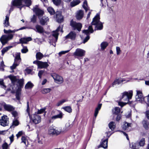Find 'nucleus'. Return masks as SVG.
<instances>
[{"mask_svg": "<svg viewBox=\"0 0 149 149\" xmlns=\"http://www.w3.org/2000/svg\"><path fill=\"white\" fill-rule=\"evenodd\" d=\"M24 82V80L23 79H22L18 80L17 84L18 88L16 91V86L14 84L11 85L9 88L8 89V91H10L11 93H14L16 92V98L19 100L20 99L21 89L23 86Z\"/></svg>", "mask_w": 149, "mask_h": 149, "instance_id": "nucleus-1", "label": "nucleus"}, {"mask_svg": "<svg viewBox=\"0 0 149 149\" xmlns=\"http://www.w3.org/2000/svg\"><path fill=\"white\" fill-rule=\"evenodd\" d=\"M26 28V27L23 26L19 29H15L13 30H6L4 29V33L6 34H8L2 35L0 38V41L2 44L3 45L7 43L9 40L12 39L13 38L14 35L11 34V33H14L19 30L24 29Z\"/></svg>", "mask_w": 149, "mask_h": 149, "instance_id": "nucleus-2", "label": "nucleus"}, {"mask_svg": "<svg viewBox=\"0 0 149 149\" xmlns=\"http://www.w3.org/2000/svg\"><path fill=\"white\" fill-rule=\"evenodd\" d=\"M133 95V92L130 91L128 92H125L122 93L121 96L120 97V100L127 102H118V104L122 107L129 102V100L131 99Z\"/></svg>", "mask_w": 149, "mask_h": 149, "instance_id": "nucleus-3", "label": "nucleus"}, {"mask_svg": "<svg viewBox=\"0 0 149 149\" xmlns=\"http://www.w3.org/2000/svg\"><path fill=\"white\" fill-rule=\"evenodd\" d=\"M31 3V0H14L12 2L13 6H17L20 10L24 6H29Z\"/></svg>", "mask_w": 149, "mask_h": 149, "instance_id": "nucleus-4", "label": "nucleus"}, {"mask_svg": "<svg viewBox=\"0 0 149 149\" xmlns=\"http://www.w3.org/2000/svg\"><path fill=\"white\" fill-rule=\"evenodd\" d=\"M100 14L97 13L94 17L93 19V21L91 22L92 25L95 26V30H101L103 27V24L102 22L100 21Z\"/></svg>", "mask_w": 149, "mask_h": 149, "instance_id": "nucleus-5", "label": "nucleus"}, {"mask_svg": "<svg viewBox=\"0 0 149 149\" xmlns=\"http://www.w3.org/2000/svg\"><path fill=\"white\" fill-rule=\"evenodd\" d=\"M29 102H27L26 111L28 113L29 116L31 121L35 124H37L40 123L41 121V118L40 116L37 114L36 113L30 115L29 113Z\"/></svg>", "mask_w": 149, "mask_h": 149, "instance_id": "nucleus-6", "label": "nucleus"}, {"mask_svg": "<svg viewBox=\"0 0 149 149\" xmlns=\"http://www.w3.org/2000/svg\"><path fill=\"white\" fill-rule=\"evenodd\" d=\"M21 61V58L20 57V53H16L15 54L14 62L13 65L10 67V68L13 70V71L17 66L19 65Z\"/></svg>", "mask_w": 149, "mask_h": 149, "instance_id": "nucleus-7", "label": "nucleus"}, {"mask_svg": "<svg viewBox=\"0 0 149 149\" xmlns=\"http://www.w3.org/2000/svg\"><path fill=\"white\" fill-rule=\"evenodd\" d=\"M62 130L61 127L54 128L50 127L48 130V134L50 135H58L61 133Z\"/></svg>", "mask_w": 149, "mask_h": 149, "instance_id": "nucleus-8", "label": "nucleus"}, {"mask_svg": "<svg viewBox=\"0 0 149 149\" xmlns=\"http://www.w3.org/2000/svg\"><path fill=\"white\" fill-rule=\"evenodd\" d=\"M93 31L94 30H93L91 25L89 26L88 29L85 30L83 31V33L87 36L84 40L83 43H84L87 42L89 39L90 37L89 36V33L90 32L91 33H93Z\"/></svg>", "mask_w": 149, "mask_h": 149, "instance_id": "nucleus-9", "label": "nucleus"}, {"mask_svg": "<svg viewBox=\"0 0 149 149\" xmlns=\"http://www.w3.org/2000/svg\"><path fill=\"white\" fill-rule=\"evenodd\" d=\"M61 29V27L60 26H59L55 31H53L52 32V35L54 38V39L52 40L50 38L49 40L50 43L53 42L55 43L57 42L58 35V32Z\"/></svg>", "mask_w": 149, "mask_h": 149, "instance_id": "nucleus-10", "label": "nucleus"}, {"mask_svg": "<svg viewBox=\"0 0 149 149\" xmlns=\"http://www.w3.org/2000/svg\"><path fill=\"white\" fill-rule=\"evenodd\" d=\"M52 76L55 82L58 84H62L63 82V78L59 75L54 73L52 74Z\"/></svg>", "mask_w": 149, "mask_h": 149, "instance_id": "nucleus-11", "label": "nucleus"}, {"mask_svg": "<svg viewBox=\"0 0 149 149\" xmlns=\"http://www.w3.org/2000/svg\"><path fill=\"white\" fill-rule=\"evenodd\" d=\"M33 12L35 13L36 15L38 16L39 18L42 16L44 13V11L40 9L38 5H36L32 9Z\"/></svg>", "mask_w": 149, "mask_h": 149, "instance_id": "nucleus-12", "label": "nucleus"}, {"mask_svg": "<svg viewBox=\"0 0 149 149\" xmlns=\"http://www.w3.org/2000/svg\"><path fill=\"white\" fill-rule=\"evenodd\" d=\"M8 118L7 116L4 115L2 116L0 119V124L3 126H6L9 124Z\"/></svg>", "mask_w": 149, "mask_h": 149, "instance_id": "nucleus-13", "label": "nucleus"}, {"mask_svg": "<svg viewBox=\"0 0 149 149\" xmlns=\"http://www.w3.org/2000/svg\"><path fill=\"white\" fill-rule=\"evenodd\" d=\"M33 63L37 65L38 68H46L49 66L46 62H43L38 61H35L33 62Z\"/></svg>", "mask_w": 149, "mask_h": 149, "instance_id": "nucleus-14", "label": "nucleus"}, {"mask_svg": "<svg viewBox=\"0 0 149 149\" xmlns=\"http://www.w3.org/2000/svg\"><path fill=\"white\" fill-rule=\"evenodd\" d=\"M0 104L3 106L4 109L6 111L11 112L15 110V107L13 106L10 104H7L4 102H3L0 103Z\"/></svg>", "mask_w": 149, "mask_h": 149, "instance_id": "nucleus-15", "label": "nucleus"}, {"mask_svg": "<svg viewBox=\"0 0 149 149\" xmlns=\"http://www.w3.org/2000/svg\"><path fill=\"white\" fill-rule=\"evenodd\" d=\"M85 51L80 48H77L73 53V55L75 56L82 57L85 55Z\"/></svg>", "mask_w": 149, "mask_h": 149, "instance_id": "nucleus-16", "label": "nucleus"}, {"mask_svg": "<svg viewBox=\"0 0 149 149\" xmlns=\"http://www.w3.org/2000/svg\"><path fill=\"white\" fill-rule=\"evenodd\" d=\"M70 25L74 28V29H77L79 31H80L82 26V24L81 23H77L73 21H71Z\"/></svg>", "mask_w": 149, "mask_h": 149, "instance_id": "nucleus-17", "label": "nucleus"}, {"mask_svg": "<svg viewBox=\"0 0 149 149\" xmlns=\"http://www.w3.org/2000/svg\"><path fill=\"white\" fill-rule=\"evenodd\" d=\"M136 99L137 101L142 102L144 100V97L143 96L142 92L139 91H136Z\"/></svg>", "mask_w": 149, "mask_h": 149, "instance_id": "nucleus-18", "label": "nucleus"}, {"mask_svg": "<svg viewBox=\"0 0 149 149\" xmlns=\"http://www.w3.org/2000/svg\"><path fill=\"white\" fill-rule=\"evenodd\" d=\"M36 32L40 33H47V32L45 31L43 28L41 26L37 25L35 26V29H33Z\"/></svg>", "mask_w": 149, "mask_h": 149, "instance_id": "nucleus-19", "label": "nucleus"}, {"mask_svg": "<svg viewBox=\"0 0 149 149\" xmlns=\"http://www.w3.org/2000/svg\"><path fill=\"white\" fill-rule=\"evenodd\" d=\"M56 17L57 21L58 23H61L63 21V17L61 15V12L58 11L56 13Z\"/></svg>", "mask_w": 149, "mask_h": 149, "instance_id": "nucleus-20", "label": "nucleus"}, {"mask_svg": "<svg viewBox=\"0 0 149 149\" xmlns=\"http://www.w3.org/2000/svg\"><path fill=\"white\" fill-rule=\"evenodd\" d=\"M72 126L71 122H68L65 124V127L62 130V133L65 132L69 130Z\"/></svg>", "mask_w": 149, "mask_h": 149, "instance_id": "nucleus-21", "label": "nucleus"}, {"mask_svg": "<svg viewBox=\"0 0 149 149\" xmlns=\"http://www.w3.org/2000/svg\"><path fill=\"white\" fill-rule=\"evenodd\" d=\"M49 18L46 16H44L40 19V23L42 25L47 24V23L49 21Z\"/></svg>", "mask_w": 149, "mask_h": 149, "instance_id": "nucleus-22", "label": "nucleus"}, {"mask_svg": "<svg viewBox=\"0 0 149 149\" xmlns=\"http://www.w3.org/2000/svg\"><path fill=\"white\" fill-rule=\"evenodd\" d=\"M76 36V34L74 32H71L65 36L66 39H70L74 40L75 39Z\"/></svg>", "mask_w": 149, "mask_h": 149, "instance_id": "nucleus-23", "label": "nucleus"}, {"mask_svg": "<svg viewBox=\"0 0 149 149\" xmlns=\"http://www.w3.org/2000/svg\"><path fill=\"white\" fill-rule=\"evenodd\" d=\"M32 38L30 37L21 38L19 39V43L22 44H26L29 41H31Z\"/></svg>", "mask_w": 149, "mask_h": 149, "instance_id": "nucleus-24", "label": "nucleus"}, {"mask_svg": "<svg viewBox=\"0 0 149 149\" xmlns=\"http://www.w3.org/2000/svg\"><path fill=\"white\" fill-rule=\"evenodd\" d=\"M108 140V139L107 138L105 139L102 140L100 144V145L98 146V148H99L100 146L104 148H107V147Z\"/></svg>", "mask_w": 149, "mask_h": 149, "instance_id": "nucleus-25", "label": "nucleus"}, {"mask_svg": "<svg viewBox=\"0 0 149 149\" xmlns=\"http://www.w3.org/2000/svg\"><path fill=\"white\" fill-rule=\"evenodd\" d=\"M84 15V12L83 10H80L77 11L76 17L77 19L80 20L82 18Z\"/></svg>", "mask_w": 149, "mask_h": 149, "instance_id": "nucleus-26", "label": "nucleus"}, {"mask_svg": "<svg viewBox=\"0 0 149 149\" xmlns=\"http://www.w3.org/2000/svg\"><path fill=\"white\" fill-rule=\"evenodd\" d=\"M62 117V113L61 112L58 114L52 116L50 120L51 121L52 120H54L57 118H61Z\"/></svg>", "mask_w": 149, "mask_h": 149, "instance_id": "nucleus-27", "label": "nucleus"}, {"mask_svg": "<svg viewBox=\"0 0 149 149\" xmlns=\"http://www.w3.org/2000/svg\"><path fill=\"white\" fill-rule=\"evenodd\" d=\"M9 15H7L6 16L5 19L3 23L4 27H7L9 26Z\"/></svg>", "mask_w": 149, "mask_h": 149, "instance_id": "nucleus-28", "label": "nucleus"}, {"mask_svg": "<svg viewBox=\"0 0 149 149\" xmlns=\"http://www.w3.org/2000/svg\"><path fill=\"white\" fill-rule=\"evenodd\" d=\"M131 123L124 122L122 125V127L123 130H126L130 127H131Z\"/></svg>", "mask_w": 149, "mask_h": 149, "instance_id": "nucleus-29", "label": "nucleus"}, {"mask_svg": "<svg viewBox=\"0 0 149 149\" xmlns=\"http://www.w3.org/2000/svg\"><path fill=\"white\" fill-rule=\"evenodd\" d=\"M142 124L143 127L146 130L148 129L149 122L147 120H144L142 121Z\"/></svg>", "mask_w": 149, "mask_h": 149, "instance_id": "nucleus-30", "label": "nucleus"}, {"mask_svg": "<svg viewBox=\"0 0 149 149\" xmlns=\"http://www.w3.org/2000/svg\"><path fill=\"white\" fill-rule=\"evenodd\" d=\"M102 105L101 104H99L95 109L94 115L95 118L98 114L99 110L101 108Z\"/></svg>", "mask_w": 149, "mask_h": 149, "instance_id": "nucleus-31", "label": "nucleus"}, {"mask_svg": "<svg viewBox=\"0 0 149 149\" xmlns=\"http://www.w3.org/2000/svg\"><path fill=\"white\" fill-rule=\"evenodd\" d=\"M80 3L79 0H73L70 3V5L71 7L74 6Z\"/></svg>", "mask_w": 149, "mask_h": 149, "instance_id": "nucleus-32", "label": "nucleus"}, {"mask_svg": "<svg viewBox=\"0 0 149 149\" xmlns=\"http://www.w3.org/2000/svg\"><path fill=\"white\" fill-rule=\"evenodd\" d=\"M120 109L119 107H116L112 110V112L114 114L118 115L120 113Z\"/></svg>", "mask_w": 149, "mask_h": 149, "instance_id": "nucleus-33", "label": "nucleus"}, {"mask_svg": "<svg viewBox=\"0 0 149 149\" xmlns=\"http://www.w3.org/2000/svg\"><path fill=\"white\" fill-rule=\"evenodd\" d=\"M108 43L107 42H102L100 45L101 49L102 50H104L106 47L108 46Z\"/></svg>", "mask_w": 149, "mask_h": 149, "instance_id": "nucleus-34", "label": "nucleus"}, {"mask_svg": "<svg viewBox=\"0 0 149 149\" xmlns=\"http://www.w3.org/2000/svg\"><path fill=\"white\" fill-rule=\"evenodd\" d=\"M62 109L65 111L69 113H71L72 112V109L70 106H68L64 107H62Z\"/></svg>", "mask_w": 149, "mask_h": 149, "instance_id": "nucleus-35", "label": "nucleus"}, {"mask_svg": "<svg viewBox=\"0 0 149 149\" xmlns=\"http://www.w3.org/2000/svg\"><path fill=\"white\" fill-rule=\"evenodd\" d=\"M43 57V54L40 52H38L36 54V58L37 60H41Z\"/></svg>", "mask_w": 149, "mask_h": 149, "instance_id": "nucleus-36", "label": "nucleus"}, {"mask_svg": "<svg viewBox=\"0 0 149 149\" xmlns=\"http://www.w3.org/2000/svg\"><path fill=\"white\" fill-rule=\"evenodd\" d=\"M82 6L86 12L89 10V7L88 6L87 2L86 1H85L83 2Z\"/></svg>", "mask_w": 149, "mask_h": 149, "instance_id": "nucleus-37", "label": "nucleus"}, {"mask_svg": "<svg viewBox=\"0 0 149 149\" xmlns=\"http://www.w3.org/2000/svg\"><path fill=\"white\" fill-rule=\"evenodd\" d=\"M109 128L113 130L115 127V123L113 122H110L109 124Z\"/></svg>", "mask_w": 149, "mask_h": 149, "instance_id": "nucleus-38", "label": "nucleus"}, {"mask_svg": "<svg viewBox=\"0 0 149 149\" xmlns=\"http://www.w3.org/2000/svg\"><path fill=\"white\" fill-rule=\"evenodd\" d=\"M33 84L31 82H28L26 85L25 87L26 89L31 88L33 86Z\"/></svg>", "mask_w": 149, "mask_h": 149, "instance_id": "nucleus-39", "label": "nucleus"}, {"mask_svg": "<svg viewBox=\"0 0 149 149\" xmlns=\"http://www.w3.org/2000/svg\"><path fill=\"white\" fill-rule=\"evenodd\" d=\"M123 81V80H120L118 79H116L112 83V86L113 87L114 85L116 84H119Z\"/></svg>", "mask_w": 149, "mask_h": 149, "instance_id": "nucleus-40", "label": "nucleus"}, {"mask_svg": "<svg viewBox=\"0 0 149 149\" xmlns=\"http://www.w3.org/2000/svg\"><path fill=\"white\" fill-rule=\"evenodd\" d=\"M47 10L50 15H54L55 13V11L53 8L51 7H48Z\"/></svg>", "mask_w": 149, "mask_h": 149, "instance_id": "nucleus-41", "label": "nucleus"}, {"mask_svg": "<svg viewBox=\"0 0 149 149\" xmlns=\"http://www.w3.org/2000/svg\"><path fill=\"white\" fill-rule=\"evenodd\" d=\"M52 91L51 88H44L41 91V92L43 94H46Z\"/></svg>", "mask_w": 149, "mask_h": 149, "instance_id": "nucleus-42", "label": "nucleus"}, {"mask_svg": "<svg viewBox=\"0 0 149 149\" xmlns=\"http://www.w3.org/2000/svg\"><path fill=\"white\" fill-rule=\"evenodd\" d=\"M12 47V46H9L3 48L1 51L2 54L3 55L6 52H7Z\"/></svg>", "mask_w": 149, "mask_h": 149, "instance_id": "nucleus-43", "label": "nucleus"}, {"mask_svg": "<svg viewBox=\"0 0 149 149\" xmlns=\"http://www.w3.org/2000/svg\"><path fill=\"white\" fill-rule=\"evenodd\" d=\"M145 139L144 138L142 139L139 142V145L140 146H143L145 144Z\"/></svg>", "mask_w": 149, "mask_h": 149, "instance_id": "nucleus-44", "label": "nucleus"}, {"mask_svg": "<svg viewBox=\"0 0 149 149\" xmlns=\"http://www.w3.org/2000/svg\"><path fill=\"white\" fill-rule=\"evenodd\" d=\"M68 100L67 99H62L61 100L58 102L56 104V106H59L61 105L63 103L67 101Z\"/></svg>", "mask_w": 149, "mask_h": 149, "instance_id": "nucleus-45", "label": "nucleus"}, {"mask_svg": "<svg viewBox=\"0 0 149 149\" xmlns=\"http://www.w3.org/2000/svg\"><path fill=\"white\" fill-rule=\"evenodd\" d=\"M56 6L60 5L61 3V0H52Z\"/></svg>", "mask_w": 149, "mask_h": 149, "instance_id": "nucleus-46", "label": "nucleus"}, {"mask_svg": "<svg viewBox=\"0 0 149 149\" xmlns=\"http://www.w3.org/2000/svg\"><path fill=\"white\" fill-rule=\"evenodd\" d=\"M22 46H23V48L21 50V52L23 53H25L28 52V49L26 47L23 46V45Z\"/></svg>", "mask_w": 149, "mask_h": 149, "instance_id": "nucleus-47", "label": "nucleus"}, {"mask_svg": "<svg viewBox=\"0 0 149 149\" xmlns=\"http://www.w3.org/2000/svg\"><path fill=\"white\" fill-rule=\"evenodd\" d=\"M46 109L45 108H43L41 109L40 110H38L37 111V113L36 114H41L42 113L45 112V111Z\"/></svg>", "mask_w": 149, "mask_h": 149, "instance_id": "nucleus-48", "label": "nucleus"}, {"mask_svg": "<svg viewBox=\"0 0 149 149\" xmlns=\"http://www.w3.org/2000/svg\"><path fill=\"white\" fill-rule=\"evenodd\" d=\"M36 16L35 15H33L31 19V22L33 23H35L36 21Z\"/></svg>", "mask_w": 149, "mask_h": 149, "instance_id": "nucleus-49", "label": "nucleus"}, {"mask_svg": "<svg viewBox=\"0 0 149 149\" xmlns=\"http://www.w3.org/2000/svg\"><path fill=\"white\" fill-rule=\"evenodd\" d=\"M116 48L117 54V55H119L121 53V50L120 48L119 47L117 46L116 47Z\"/></svg>", "mask_w": 149, "mask_h": 149, "instance_id": "nucleus-50", "label": "nucleus"}, {"mask_svg": "<svg viewBox=\"0 0 149 149\" xmlns=\"http://www.w3.org/2000/svg\"><path fill=\"white\" fill-rule=\"evenodd\" d=\"M24 134V132L22 131H20L16 134V136L17 138H18L23 134Z\"/></svg>", "mask_w": 149, "mask_h": 149, "instance_id": "nucleus-51", "label": "nucleus"}, {"mask_svg": "<svg viewBox=\"0 0 149 149\" xmlns=\"http://www.w3.org/2000/svg\"><path fill=\"white\" fill-rule=\"evenodd\" d=\"M70 50H68L65 51H62L58 53V55L59 56H61L62 54H65L68 52Z\"/></svg>", "mask_w": 149, "mask_h": 149, "instance_id": "nucleus-52", "label": "nucleus"}, {"mask_svg": "<svg viewBox=\"0 0 149 149\" xmlns=\"http://www.w3.org/2000/svg\"><path fill=\"white\" fill-rule=\"evenodd\" d=\"M26 137L24 136H22L21 138V142L23 143L25 145H26Z\"/></svg>", "mask_w": 149, "mask_h": 149, "instance_id": "nucleus-53", "label": "nucleus"}, {"mask_svg": "<svg viewBox=\"0 0 149 149\" xmlns=\"http://www.w3.org/2000/svg\"><path fill=\"white\" fill-rule=\"evenodd\" d=\"M19 124V122L18 120L16 119L14 120L13 122V125L16 126L18 125Z\"/></svg>", "mask_w": 149, "mask_h": 149, "instance_id": "nucleus-54", "label": "nucleus"}, {"mask_svg": "<svg viewBox=\"0 0 149 149\" xmlns=\"http://www.w3.org/2000/svg\"><path fill=\"white\" fill-rule=\"evenodd\" d=\"M8 147V145L7 143H5L3 144L2 145V148L3 149H7Z\"/></svg>", "mask_w": 149, "mask_h": 149, "instance_id": "nucleus-55", "label": "nucleus"}, {"mask_svg": "<svg viewBox=\"0 0 149 149\" xmlns=\"http://www.w3.org/2000/svg\"><path fill=\"white\" fill-rule=\"evenodd\" d=\"M13 112H12V114L13 116L14 117H16L17 116L18 114L17 112L16 111H13Z\"/></svg>", "mask_w": 149, "mask_h": 149, "instance_id": "nucleus-56", "label": "nucleus"}, {"mask_svg": "<svg viewBox=\"0 0 149 149\" xmlns=\"http://www.w3.org/2000/svg\"><path fill=\"white\" fill-rule=\"evenodd\" d=\"M26 72L28 74H33V72H32V70L30 69H27L26 70Z\"/></svg>", "mask_w": 149, "mask_h": 149, "instance_id": "nucleus-57", "label": "nucleus"}, {"mask_svg": "<svg viewBox=\"0 0 149 149\" xmlns=\"http://www.w3.org/2000/svg\"><path fill=\"white\" fill-rule=\"evenodd\" d=\"M44 71L43 70H40L38 73V75L40 78H41V76L44 73Z\"/></svg>", "mask_w": 149, "mask_h": 149, "instance_id": "nucleus-58", "label": "nucleus"}, {"mask_svg": "<svg viewBox=\"0 0 149 149\" xmlns=\"http://www.w3.org/2000/svg\"><path fill=\"white\" fill-rule=\"evenodd\" d=\"M0 85H1V87L5 89L6 88V86L4 85V83L2 81H0Z\"/></svg>", "mask_w": 149, "mask_h": 149, "instance_id": "nucleus-59", "label": "nucleus"}, {"mask_svg": "<svg viewBox=\"0 0 149 149\" xmlns=\"http://www.w3.org/2000/svg\"><path fill=\"white\" fill-rule=\"evenodd\" d=\"M117 115V117L116 118V120L117 121H118L120 119V118L121 117V115H120V114H118Z\"/></svg>", "mask_w": 149, "mask_h": 149, "instance_id": "nucleus-60", "label": "nucleus"}, {"mask_svg": "<svg viewBox=\"0 0 149 149\" xmlns=\"http://www.w3.org/2000/svg\"><path fill=\"white\" fill-rule=\"evenodd\" d=\"M14 135L13 134H12L10 137V143H12L13 141V139H14Z\"/></svg>", "mask_w": 149, "mask_h": 149, "instance_id": "nucleus-61", "label": "nucleus"}, {"mask_svg": "<svg viewBox=\"0 0 149 149\" xmlns=\"http://www.w3.org/2000/svg\"><path fill=\"white\" fill-rule=\"evenodd\" d=\"M11 80L12 83L13 84H14L16 81V79L15 78H12Z\"/></svg>", "mask_w": 149, "mask_h": 149, "instance_id": "nucleus-62", "label": "nucleus"}, {"mask_svg": "<svg viewBox=\"0 0 149 149\" xmlns=\"http://www.w3.org/2000/svg\"><path fill=\"white\" fill-rule=\"evenodd\" d=\"M146 116L147 118L149 120V110L146 111Z\"/></svg>", "mask_w": 149, "mask_h": 149, "instance_id": "nucleus-63", "label": "nucleus"}, {"mask_svg": "<svg viewBox=\"0 0 149 149\" xmlns=\"http://www.w3.org/2000/svg\"><path fill=\"white\" fill-rule=\"evenodd\" d=\"M106 133L107 134V136H108V138H109L112 134V133H111L109 132H107Z\"/></svg>", "mask_w": 149, "mask_h": 149, "instance_id": "nucleus-64", "label": "nucleus"}]
</instances>
